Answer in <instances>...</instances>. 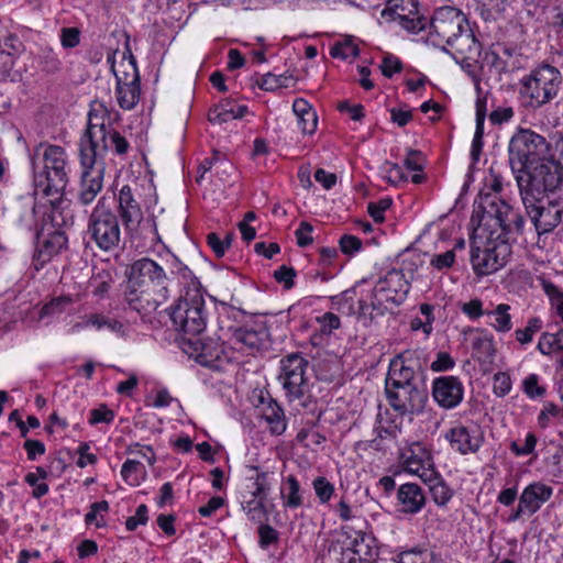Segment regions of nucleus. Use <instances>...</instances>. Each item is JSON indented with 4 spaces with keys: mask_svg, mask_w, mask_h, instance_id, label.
I'll use <instances>...</instances> for the list:
<instances>
[{
    "mask_svg": "<svg viewBox=\"0 0 563 563\" xmlns=\"http://www.w3.org/2000/svg\"><path fill=\"white\" fill-rule=\"evenodd\" d=\"M167 298L168 294L162 292L159 288L150 290L146 287H130L126 284L124 291V299L129 307L144 316L156 311Z\"/></svg>",
    "mask_w": 563,
    "mask_h": 563,
    "instance_id": "nucleus-19",
    "label": "nucleus"
},
{
    "mask_svg": "<svg viewBox=\"0 0 563 563\" xmlns=\"http://www.w3.org/2000/svg\"><path fill=\"white\" fill-rule=\"evenodd\" d=\"M208 120L213 124H223L235 120V109L231 101L225 100L209 111Z\"/></svg>",
    "mask_w": 563,
    "mask_h": 563,
    "instance_id": "nucleus-39",
    "label": "nucleus"
},
{
    "mask_svg": "<svg viewBox=\"0 0 563 563\" xmlns=\"http://www.w3.org/2000/svg\"><path fill=\"white\" fill-rule=\"evenodd\" d=\"M510 306L506 303H499L495 310L487 311L486 316L494 317L492 325L498 332H508L512 328L511 316L509 313Z\"/></svg>",
    "mask_w": 563,
    "mask_h": 563,
    "instance_id": "nucleus-38",
    "label": "nucleus"
},
{
    "mask_svg": "<svg viewBox=\"0 0 563 563\" xmlns=\"http://www.w3.org/2000/svg\"><path fill=\"white\" fill-rule=\"evenodd\" d=\"M67 245V236L59 231L53 232L42 244L38 252L34 255V260L43 265L54 255L58 254Z\"/></svg>",
    "mask_w": 563,
    "mask_h": 563,
    "instance_id": "nucleus-31",
    "label": "nucleus"
},
{
    "mask_svg": "<svg viewBox=\"0 0 563 563\" xmlns=\"http://www.w3.org/2000/svg\"><path fill=\"white\" fill-rule=\"evenodd\" d=\"M119 213L122 219L125 230L133 235L145 223L153 229V234L156 233L154 219H147L144 221L143 212L139 202L134 199L131 188L123 186L119 192L118 198Z\"/></svg>",
    "mask_w": 563,
    "mask_h": 563,
    "instance_id": "nucleus-17",
    "label": "nucleus"
},
{
    "mask_svg": "<svg viewBox=\"0 0 563 563\" xmlns=\"http://www.w3.org/2000/svg\"><path fill=\"white\" fill-rule=\"evenodd\" d=\"M445 439L454 450L466 455L476 453L481 449L484 442V432L481 427L474 422L457 424L446 432Z\"/></svg>",
    "mask_w": 563,
    "mask_h": 563,
    "instance_id": "nucleus-18",
    "label": "nucleus"
},
{
    "mask_svg": "<svg viewBox=\"0 0 563 563\" xmlns=\"http://www.w3.org/2000/svg\"><path fill=\"white\" fill-rule=\"evenodd\" d=\"M538 350L544 355L560 353L559 363L563 367V329L556 333L544 332L538 342Z\"/></svg>",
    "mask_w": 563,
    "mask_h": 563,
    "instance_id": "nucleus-34",
    "label": "nucleus"
},
{
    "mask_svg": "<svg viewBox=\"0 0 563 563\" xmlns=\"http://www.w3.org/2000/svg\"><path fill=\"white\" fill-rule=\"evenodd\" d=\"M509 165L514 174L532 166L548 157V141L531 130H520L510 140L508 146Z\"/></svg>",
    "mask_w": 563,
    "mask_h": 563,
    "instance_id": "nucleus-6",
    "label": "nucleus"
},
{
    "mask_svg": "<svg viewBox=\"0 0 563 563\" xmlns=\"http://www.w3.org/2000/svg\"><path fill=\"white\" fill-rule=\"evenodd\" d=\"M312 230H313L312 225L307 221H302L299 224V228L296 230L295 234L297 238V244L300 247H306L313 242V239L310 235Z\"/></svg>",
    "mask_w": 563,
    "mask_h": 563,
    "instance_id": "nucleus-58",
    "label": "nucleus"
},
{
    "mask_svg": "<svg viewBox=\"0 0 563 563\" xmlns=\"http://www.w3.org/2000/svg\"><path fill=\"white\" fill-rule=\"evenodd\" d=\"M68 178L66 170H43L34 176V185L36 191H41L44 196H55L56 198L62 195L66 188Z\"/></svg>",
    "mask_w": 563,
    "mask_h": 563,
    "instance_id": "nucleus-25",
    "label": "nucleus"
},
{
    "mask_svg": "<svg viewBox=\"0 0 563 563\" xmlns=\"http://www.w3.org/2000/svg\"><path fill=\"white\" fill-rule=\"evenodd\" d=\"M141 95L140 84L117 86V99L119 106L124 110L133 109L139 102Z\"/></svg>",
    "mask_w": 563,
    "mask_h": 563,
    "instance_id": "nucleus-35",
    "label": "nucleus"
},
{
    "mask_svg": "<svg viewBox=\"0 0 563 563\" xmlns=\"http://www.w3.org/2000/svg\"><path fill=\"white\" fill-rule=\"evenodd\" d=\"M124 67L120 73L114 71L117 86H126L131 84H140V75L134 57L131 55L128 63L121 64Z\"/></svg>",
    "mask_w": 563,
    "mask_h": 563,
    "instance_id": "nucleus-40",
    "label": "nucleus"
},
{
    "mask_svg": "<svg viewBox=\"0 0 563 563\" xmlns=\"http://www.w3.org/2000/svg\"><path fill=\"white\" fill-rule=\"evenodd\" d=\"M82 168L78 199L82 205H89L102 189L104 163H97L92 167L82 166Z\"/></svg>",
    "mask_w": 563,
    "mask_h": 563,
    "instance_id": "nucleus-23",
    "label": "nucleus"
},
{
    "mask_svg": "<svg viewBox=\"0 0 563 563\" xmlns=\"http://www.w3.org/2000/svg\"><path fill=\"white\" fill-rule=\"evenodd\" d=\"M112 147L117 154L123 155L128 152L130 145L118 131L108 129L102 141L96 142V146L90 145L87 150L80 151L81 166L92 167L97 163H103L104 154Z\"/></svg>",
    "mask_w": 563,
    "mask_h": 563,
    "instance_id": "nucleus-16",
    "label": "nucleus"
},
{
    "mask_svg": "<svg viewBox=\"0 0 563 563\" xmlns=\"http://www.w3.org/2000/svg\"><path fill=\"white\" fill-rule=\"evenodd\" d=\"M397 499L405 514H417L426 504V496L418 484L407 483L400 485L397 492Z\"/></svg>",
    "mask_w": 563,
    "mask_h": 563,
    "instance_id": "nucleus-27",
    "label": "nucleus"
},
{
    "mask_svg": "<svg viewBox=\"0 0 563 563\" xmlns=\"http://www.w3.org/2000/svg\"><path fill=\"white\" fill-rule=\"evenodd\" d=\"M496 220L505 235H521L525 229V217L507 201L492 194H482L474 202L471 221L478 227L487 225Z\"/></svg>",
    "mask_w": 563,
    "mask_h": 563,
    "instance_id": "nucleus-3",
    "label": "nucleus"
},
{
    "mask_svg": "<svg viewBox=\"0 0 563 563\" xmlns=\"http://www.w3.org/2000/svg\"><path fill=\"white\" fill-rule=\"evenodd\" d=\"M424 156L418 150L409 148L404 165L407 169L413 172H421L423 169Z\"/></svg>",
    "mask_w": 563,
    "mask_h": 563,
    "instance_id": "nucleus-54",
    "label": "nucleus"
},
{
    "mask_svg": "<svg viewBox=\"0 0 563 563\" xmlns=\"http://www.w3.org/2000/svg\"><path fill=\"white\" fill-rule=\"evenodd\" d=\"M419 450L421 451L420 455L417 454L415 451H411V455L407 457V460L405 461L406 468L410 473L418 474L419 471L421 468H424V465L430 461L429 453L422 450L421 448H419Z\"/></svg>",
    "mask_w": 563,
    "mask_h": 563,
    "instance_id": "nucleus-47",
    "label": "nucleus"
},
{
    "mask_svg": "<svg viewBox=\"0 0 563 563\" xmlns=\"http://www.w3.org/2000/svg\"><path fill=\"white\" fill-rule=\"evenodd\" d=\"M527 216L530 218L537 233L544 234L555 229L562 221L563 206L559 201L540 199L528 201L521 199Z\"/></svg>",
    "mask_w": 563,
    "mask_h": 563,
    "instance_id": "nucleus-11",
    "label": "nucleus"
},
{
    "mask_svg": "<svg viewBox=\"0 0 563 563\" xmlns=\"http://www.w3.org/2000/svg\"><path fill=\"white\" fill-rule=\"evenodd\" d=\"M360 54V48L352 42L351 38H346L343 42L335 43L330 51V55L334 58L346 59L350 56L356 57Z\"/></svg>",
    "mask_w": 563,
    "mask_h": 563,
    "instance_id": "nucleus-43",
    "label": "nucleus"
},
{
    "mask_svg": "<svg viewBox=\"0 0 563 563\" xmlns=\"http://www.w3.org/2000/svg\"><path fill=\"white\" fill-rule=\"evenodd\" d=\"M465 334L467 335L466 341H470L472 346V356L479 362H493L496 353L493 338L481 329H471Z\"/></svg>",
    "mask_w": 563,
    "mask_h": 563,
    "instance_id": "nucleus-26",
    "label": "nucleus"
},
{
    "mask_svg": "<svg viewBox=\"0 0 563 563\" xmlns=\"http://www.w3.org/2000/svg\"><path fill=\"white\" fill-rule=\"evenodd\" d=\"M400 357L405 365L411 367L415 372L422 371L428 365V357L423 350H406L396 355Z\"/></svg>",
    "mask_w": 563,
    "mask_h": 563,
    "instance_id": "nucleus-42",
    "label": "nucleus"
},
{
    "mask_svg": "<svg viewBox=\"0 0 563 563\" xmlns=\"http://www.w3.org/2000/svg\"><path fill=\"white\" fill-rule=\"evenodd\" d=\"M537 444V437L533 433H528L522 445L516 441L511 442L510 450L516 455H529L534 451Z\"/></svg>",
    "mask_w": 563,
    "mask_h": 563,
    "instance_id": "nucleus-56",
    "label": "nucleus"
},
{
    "mask_svg": "<svg viewBox=\"0 0 563 563\" xmlns=\"http://www.w3.org/2000/svg\"><path fill=\"white\" fill-rule=\"evenodd\" d=\"M509 255L510 246L507 243L494 244L483 251L479 247H473L471 263L475 274L484 276L495 273L505 266Z\"/></svg>",
    "mask_w": 563,
    "mask_h": 563,
    "instance_id": "nucleus-15",
    "label": "nucleus"
},
{
    "mask_svg": "<svg viewBox=\"0 0 563 563\" xmlns=\"http://www.w3.org/2000/svg\"><path fill=\"white\" fill-rule=\"evenodd\" d=\"M312 486L318 499L322 504L329 501L334 493V486L323 476L314 478Z\"/></svg>",
    "mask_w": 563,
    "mask_h": 563,
    "instance_id": "nucleus-46",
    "label": "nucleus"
},
{
    "mask_svg": "<svg viewBox=\"0 0 563 563\" xmlns=\"http://www.w3.org/2000/svg\"><path fill=\"white\" fill-rule=\"evenodd\" d=\"M280 495L286 508H299L303 504V498L300 493V484L294 475H289L284 485L280 487Z\"/></svg>",
    "mask_w": 563,
    "mask_h": 563,
    "instance_id": "nucleus-33",
    "label": "nucleus"
},
{
    "mask_svg": "<svg viewBox=\"0 0 563 563\" xmlns=\"http://www.w3.org/2000/svg\"><path fill=\"white\" fill-rule=\"evenodd\" d=\"M296 275V271L292 267L286 265H282L277 271L274 272L275 280L282 284L286 290H289L294 287V279Z\"/></svg>",
    "mask_w": 563,
    "mask_h": 563,
    "instance_id": "nucleus-49",
    "label": "nucleus"
},
{
    "mask_svg": "<svg viewBox=\"0 0 563 563\" xmlns=\"http://www.w3.org/2000/svg\"><path fill=\"white\" fill-rule=\"evenodd\" d=\"M514 175L521 199L529 202L545 199L563 185V170L547 157Z\"/></svg>",
    "mask_w": 563,
    "mask_h": 563,
    "instance_id": "nucleus-2",
    "label": "nucleus"
},
{
    "mask_svg": "<svg viewBox=\"0 0 563 563\" xmlns=\"http://www.w3.org/2000/svg\"><path fill=\"white\" fill-rule=\"evenodd\" d=\"M386 306L383 300H378V296L372 290V300L367 303L365 300L358 301V317L368 321H373L378 316H384Z\"/></svg>",
    "mask_w": 563,
    "mask_h": 563,
    "instance_id": "nucleus-37",
    "label": "nucleus"
},
{
    "mask_svg": "<svg viewBox=\"0 0 563 563\" xmlns=\"http://www.w3.org/2000/svg\"><path fill=\"white\" fill-rule=\"evenodd\" d=\"M523 391L530 398L542 397L545 394V388L539 385V377L537 374L528 375L523 382Z\"/></svg>",
    "mask_w": 563,
    "mask_h": 563,
    "instance_id": "nucleus-50",
    "label": "nucleus"
},
{
    "mask_svg": "<svg viewBox=\"0 0 563 563\" xmlns=\"http://www.w3.org/2000/svg\"><path fill=\"white\" fill-rule=\"evenodd\" d=\"M428 42L443 51H446L445 45H448L467 59L478 57L482 51V44L470 27L466 15L453 7L435 10L430 21Z\"/></svg>",
    "mask_w": 563,
    "mask_h": 563,
    "instance_id": "nucleus-1",
    "label": "nucleus"
},
{
    "mask_svg": "<svg viewBox=\"0 0 563 563\" xmlns=\"http://www.w3.org/2000/svg\"><path fill=\"white\" fill-rule=\"evenodd\" d=\"M60 41L62 45L66 48L76 47L80 41V31L77 27H64Z\"/></svg>",
    "mask_w": 563,
    "mask_h": 563,
    "instance_id": "nucleus-60",
    "label": "nucleus"
},
{
    "mask_svg": "<svg viewBox=\"0 0 563 563\" xmlns=\"http://www.w3.org/2000/svg\"><path fill=\"white\" fill-rule=\"evenodd\" d=\"M549 153L548 159L555 163L560 169L563 170V134L562 135H553L548 142Z\"/></svg>",
    "mask_w": 563,
    "mask_h": 563,
    "instance_id": "nucleus-44",
    "label": "nucleus"
},
{
    "mask_svg": "<svg viewBox=\"0 0 563 563\" xmlns=\"http://www.w3.org/2000/svg\"><path fill=\"white\" fill-rule=\"evenodd\" d=\"M43 161L45 170H65L66 158L64 148L57 145L47 146L43 154Z\"/></svg>",
    "mask_w": 563,
    "mask_h": 563,
    "instance_id": "nucleus-36",
    "label": "nucleus"
},
{
    "mask_svg": "<svg viewBox=\"0 0 563 563\" xmlns=\"http://www.w3.org/2000/svg\"><path fill=\"white\" fill-rule=\"evenodd\" d=\"M114 419L113 410L109 409L106 405H101L99 408L90 411V424L97 423H111Z\"/></svg>",
    "mask_w": 563,
    "mask_h": 563,
    "instance_id": "nucleus-52",
    "label": "nucleus"
},
{
    "mask_svg": "<svg viewBox=\"0 0 563 563\" xmlns=\"http://www.w3.org/2000/svg\"><path fill=\"white\" fill-rule=\"evenodd\" d=\"M416 372L404 364L400 357H394L390 360L388 372L385 378V384L388 385H405V384H416L415 382Z\"/></svg>",
    "mask_w": 563,
    "mask_h": 563,
    "instance_id": "nucleus-30",
    "label": "nucleus"
},
{
    "mask_svg": "<svg viewBox=\"0 0 563 563\" xmlns=\"http://www.w3.org/2000/svg\"><path fill=\"white\" fill-rule=\"evenodd\" d=\"M518 57L519 54H517L515 48L503 43L493 45L490 52L486 55L490 66L494 67L498 74L511 73L519 68L520 62Z\"/></svg>",
    "mask_w": 563,
    "mask_h": 563,
    "instance_id": "nucleus-24",
    "label": "nucleus"
},
{
    "mask_svg": "<svg viewBox=\"0 0 563 563\" xmlns=\"http://www.w3.org/2000/svg\"><path fill=\"white\" fill-rule=\"evenodd\" d=\"M547 294L550 297L552 307L563 321V292L558 287L550 285L547 287Z\"/></svg>",
    "mask_w": 563,
    "mask_h": 563,
    "instance_id": "nucleus-63",
    "label": "nucleus"
},
{
    "mask_svg": "<svg viewBox=\"0 0 563 563\" xmlns=\"http://www.w3.org/2000/svg\"><path fill=\"white\" fill-rule=\"evenodd\" d=\"M278 380L289 401L299 400L309 391L306 371L309 362L299 353L292 352L282 357Z\"/></svg>",
    "mask_w": 563,
    "mask_h": 563,
    "instance_id": "nucleus-8",
    "label": "nucleus"
},
{
    "mask_svg": "<svg viewBox=\"0 0 563 563\" xmlns=\"http://www.w3.org/2000/svg\"><path fill=\"white\" fill-rule=\"evenodd\" d=\"M255 489L252 492L253 499L243 501L242 508L249 519L256 523H263L268 520V512L264 505L266 498V473H258L255 478Z\"/></svg>",
    "mask_w": 563,
    "mask_h": 563,
    "instance_id": "nucleus-22",
    "label": "nucleus"
},
{
    "mask_svg": "<svg viewBox=\"0 0 563 563\" xmlns=\"http://www.w3.org/2000/svg\"><path fill=\"white\" fill-rule=\"evenodd\" d=\"M183 350L200 365L221 369L225 358L222 345L211 338H184Z\"/></svg>",
    "mask_w": 563,
    "mask_h": 563,
    "instance_id": "nucleus-10",
    "label": "nucleus"
},
{
    "mask_svg": "<svg viewBox=\"0 0 563 563\" xmlns=\"http://www.w3.org/2000/svg\"><path fill=\"white\" fill-rule=\"evenodd\" d=\"M561 85V71L550 64H541L520 80V95L531 107L539 108L558 96Z\"/></svg>",
    "mask_w": 563,
    "mask_h": 563,
    "instance_id": "nucleus-5",
    "label": "nucleus"
},
{
    "mask_svg": "<svg viewBox=\"0 0 563 563\" xmlns=\"http://www.w3.org/2000/svg\"><path fill=\"white\" fill-rule=\"evenodd\" d=\"M553 488L542 482H533L522 490L517 508L510 514L508 521L515 522L523 516H532L552 497Z\"/></svg>",
    "mask_w": 563,
    "mask_h": 563,
    "instance_id": "nucleus-14",
    "label": "nucleus"
},
{
    "mask_svg": "<svg viewBox=\"0 0 563 563\" xmlns=\"http://www.w3.org/2000/svg\"><path fill=\"white\" fill-rule=\"evenodd\" d=\"M291 79V77L285 76V75H274V74H266L263 76L262 81L258 82V86L261 89H264L266 91H274L279 88H287L288 81Z\"/></svg>",
    "mask_w": 563,
    "mask_h": 563,
    "instance_id": "nucleus-45",
    "label": "nucleus"
},
{
    "mask_svg": "<svg viewBox=\"0 0 563 563\" xmlns=\"http://www.w3.org/2000/svg\"><path fill=\"white\" fill-rule=\"evenodd\" d=\"M393 200L390 198H383L378 202H369L367 206V212L376 223H380L385 220L384 212L389 209Z\"/></svg>",
    "mask_w": 563,
    "mask_h": 563,
    "instance_id": "nucleus-48",
    "label": "nucleus"
},
{
    "mask_svg": "<svg viewBox=\"0 0 563 563\" xmlns=\"http://www.w3.org/2000/svg\"><path fill=\"white\" fill-rule=\"evenodd\" d=\"M339 245L342 253L354 255L361 250L362 241L355 235L344 234L341 236Z\"/></svg>",
    "mask_w": 563,
    "mask_h": 563,
    "instance_id": "nucleus-53",
    "label": "nucleus"
},
{
    "mask_svg": "<svg viewBox=\"0 0 563 563\" xmlns=\"http://www.w3.org/2000/svg\"><path fill=\"white\" fill-rule=\"evenodd\" d=\"M461 310L463 311V313H465L471 319H477V318L486 314V312H487V311L483 310V302L481 299H477V298L463 303Z\"/></svg>",
    "mask_w": 563,
    "mask_h": 563,
    "instance_id": "nucleus-61",
    "label": "nucleus"
},
{
    "mask_svg": "<svg viewBox=\"0 0 563 563\" xmlns=\"http://www.w3.org/2000/svg\"><path fill=\"white\" fill-rule=\"evenodd\" d=\"M432 499L438 506H444L452 498V490L444 483H437L430 488Z\"/></svg>",
    "mask_w": 563,
    "mask_h": 563,
    "instance_id": "nucleus-51",
    "label": "nucleus"
},
{
    "mask_svg": "<svg viewBox=\"0 0 563 563\" xmlns=\"http://www.w3.org/2000/svg\"><path fill=\"white\" fill-rule=\"evenodd\" d=\"M148 521L147 506L142 504L137 507L135 516H131L125 521L128 531H134L140 525H146Z\"/></svg>",
    "mask_w": 563,
    "mask_h": 563,
    "instance_id": "nucleus-55",
    "label": "nucleus"
},
{
    "mask_svg": "<svg viewBox=\"0 0 563 563\" xmlns=\"http://www.w3.org/2000/svg\"><path fill=\"white\" fill-rule=\"evenodd\" d=\"M401 69L402 64L399 58L393 55H387L383 58L380 70L385 77L390 78L395 73H399Z\"/></svg>",
    "mask_w": 563,
    "mask_h": 563,
    "instance_id": "nucleus-57",
    "label": "nucleus"
},
{
    "mask_svg": "<svg viewBox=\"0 0 563 563\" xmlns=\"http://www.w3.org/2000/svg\"><path fill=\"white\" fill-rule=\"evenodd\" d=\"M88 234L102 251H111L119 246L121 240L120 224L117 216L107 205L104 197L98 200L90 214Z\"/></svg>",
    "mask_w": 563,
    "mask_h": 563,
    "instance_id": "nucleus-7",
    "label": "nucleus"
},
{
    "mask_svg": "<svg viewBox=\"0 0 563 563\" xmlns=\"http://www.w3.org/2000/svg\"><path fill=\"white\" fill-rule=\"evenodd\" d=\"M432 395L440 407L452 409L463 400L464 387L456 376H440L432 383Z\"/></svg>",
    "mask_w": 563,
    "mask_h": 563,
    "instance_id": "nucleus-21",
    "label": "nucleus"
},
{
    "mask_svg": "<svg viewBox=\"0 0 563 563\" xmlns=\"http://www.w3.org/2000/svg\"><path fill=\"white\" fill-rule=\"evenodd\" d=\"M380 15L388 22L397 21L410 33H418L427 25V19L419 15L417 0H388Z\"/></svg>",
    "mask_w": 563,
    "mask_h": 563,
    "instance_id": "nucleus-12",
    "label": "nucleus"
},
{
    "mask_svg": "<svg viewBox=\"0 0 563 563\" xmlns=\"http://www.w3.org/2000/svg\"><path fill=\"white\" fill-rule=\"evenodd\" d=\"M455 365L454 360L450 356L449 353L439 352L437 354V360L431 363V369L433 372H443L453 368Z\"/></svg>",
    "mask_w": 563,
    "mask_h": 563,
    "instance_id": "nucleus-64",
    "label": "nucleus"
},
{
    "mask_svg": "<svg viewBox=\"0 0 563 563\" xmlns=\"http://www.w3.org/2000/svg\"><path fill=\"white\" fill-rule=\"evenodd\" d=\"M265 336V331H256L244 327L232 330V339L235 343L241 344L251 351L258 350L264 344Z\"/></svg>",
    "mask_w": 563,
    "mask_h": 563,
    "instance_id": "nucleus-32",
    "label": "nucleus"
},
{
    "mask_svg": "<svg viewBox=\"0 0 563 563\" xmlns=\"http://www.w3.org/2000/svg\"><path fill=\"white\" fill-rule=\"evenodd\" d=\"M168 313L177 331L189 338L200 335L207 324L205 298L200 288L187 289Z\"/></svg>",
    "mask_w": 563,
    "mask_h": 563,
    "instance_id": "nucleus-4",
    "label": "nucleus"
},
{
    "mask_svg": "<svg viewBox=\"0 0 563 563\" xmlns=\"http://www.w3.org/2000/svg\"><path fill=\"white\" fill-rule=\"evenodd\" d=\"M104 121V115H99L96 109L89 111L87 128L79 142V152L87 150L90 145L96 146L97 141H102L104 132L109 129Z\"/></svg>",
    "mask_w": 563,
    "mask_h": 563,
    "instance_id": "nucleus-28",
    "label": "nucleus"
},
{
    "mask_svg": "<svg viewBox=\"0 0 563 563\" xmlns=\"http://www.w3.org/2000/svg\"><path fill=\"white\" fill-rule=\"evenodd\" d=\"M260 545L266 548L277 541V531L269 525L261 523L258 528Z\"/></svg>",
    "mask_w": 563,
    "mask_h": 563,
    "instance_id": "nucleus-62",
    "label": "nucleus"
},
{
    "mask_svg": "<svg viewBox=\"0 0 563 563\" xmlns=\"http://www.w3.org/2000/svg\"><path fill=\"white\" fill-rule=\"evenodd\" d=\"M166 280L163 267L153 260L144 257L131 265L128 285L130 287H146L150 290L159 288L162 292L168 294Z\"/></svg>",
    "mask_w": 563,
    "mask_h": 563,
    "instance_id": "nucleus-13",
    "label": "nucleus"
},
{
    "mask_svg": "<svg viewBox=\"0 0 563 563\" xmlns=\"http://www.w3.org/2000/svg\"><path fill=\"white\" fill-rule=\"evenodd\" d=\"M263 418L269 426V430L272 433L279 435L286 430V422L283 409L275 405L274 407H269L268 411L263 415Z\"/></svg>",
    "mask_w": 563,
    "mask_h": 563,
    "instance_id": "nucleus-41",
    "label": "nucleus"
},
{
    "mask_svg": "<svg viewBox=\"0 0 563 563\" xmlns=\"http://www.w3.org/2000/svg\"><path fill=\"white\" fill-rule=\"evenodd\" d=\"M409 288L410 285L405 279V275L393 269L377 282L373 290L378 296V300L400 305L406 299Z\"/></svg>",
    "mask_w": 563,
    "mask_h": 563,
    "instance_id": "nucleus-20",
    "label": "nucleus"
},
{
    "mask_svg": "<svg viewBox=\"0 0 563 563\" xmlns=\"http://www.w3.org/2000/svg\"><path fill=\"white\" fill-rule=\"evenodd\" d=\"M385 394L390 407L401 416L420 412L428 400V391L417 384L388 385Z\"/></svg>",
    "mask_w": 563,
    "mask_h": 563,
    "instance_id": "nucleus-9",
    "label": "nucleus"
},
{
    "mask_svg": "<svg viewBox=\"0 0 563 563\" xmlns=\"http://www.w3.org/2000/svg\"><path fill=\"white\" fill-rule=\"evenodd\" d=\"M511 389V380L508 374L497 373L494 376V393L497 396H505Z\"/></svg>",
    "mask_w": 563,
    "mask_h": 563,
    "instance_id": "nucleus-59",
    "label": "nucleus"
},
{
    "mask_svg": "<svg viewBox=\"0 0 563 563\" xmlns=\"http://www.w3.org/2000/svg\"><path fill=\"white\" fill-rule=\"evenodd\" d=\"M292 111L298 118L302 133L313 134L318 124V115L312 106L307 100L298 98L292 103Z\"/></svg>",
    "mask_w": 563,
    "mask_h": 563,
    "instance_id": "nucleus-29",
    "label": "nucleus"
}]
</instances>
